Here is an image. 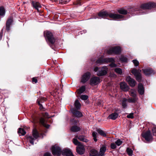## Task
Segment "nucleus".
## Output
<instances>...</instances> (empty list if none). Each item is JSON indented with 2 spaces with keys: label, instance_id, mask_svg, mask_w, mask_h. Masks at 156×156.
<instances>
[{
  "label": "nucleus",
  "instance_id": "nucleus-31",
  "mask_svg": "<svg viewBox=\"0 0 156 156\" xmlns=\"http://www.w3.org/2000/svg\"><path fill=\"white\" fill-rule=\"evenodd\" d=\"M18 133L20 135H24L26 133L24 130L21 128H19L18 131Z\"/></svg>",
  "mask_w": 156,
  "mask_h": 156
},
{
  "label": "nucleus",
  "instance_id": "nucleus-34",
  "mask_svg": "<svg viewBox=\"0 0 156 156\" xmlns=\"http://www.w3.org/2000/svg\"><path fill=\"white\" fill-rule=\"evenodd\" d=\"M115 72L119 75H122L123 74L122 71V69L120 68H116L115 69Z\"/></svg>",
  "mask_w": 156,
  "mask_h": 156
},
{
  "label": "nucleus",
  "instance_id": "nucleus-14",
  "mask_svg": "<svg viewBox=\"0 0 156 156\" xmlns=\"http://www.w3.org/2000/svg\"><path fill=\"white\" fill-rule=\"evenodd\" d=\"M143 136L147 141H150L152 140V136L150 131H148L143 134Z\"/></svg>",
  "mask_w": 156,
  "mask_h": 156
},
{
  "label": "nucleus",
  "instance_id": "nucleus-39",
  "mask_svg": "<svg viewBox=\"0 0 156 156\" xmlns=\"http://www.w3.org/2000/svg\"><path fill=\"white\" fill-rule=\"evenodd\" d=\"M127 100L126 99H124L122 102V105L124 108H125L126 107L127 104L126 103Z\"/></svg>",
  "mask_w": 156,
  "mask_h": 156
},
{
  "label": "nucleus",
  "instance_id": "nucleus-49",
  "mask_svg": "<svg viewBox=\"0 0 156 156\" xmlns=\"http://www.w3.org/2000/svg\"><path fill=\"white\" fill-rule=\"evenodd\" d=\"M32 81L35 82V83L37 82V79L35 78H33L32 79Z\"/></svg>",
  "mask_w": 156,
  "mask_h": 156
},
{
  "label": "nucleus",
  "instance_id": "nucleus-5",
  "mask_svg": "<svg viewBox=\"0 0 156 156\" xmlns=\"http://www.w3.org/2000/svg\"><path fill=\"white\" fill-rule=\"evenodd\" d=\"M33 137L32 136H28L27 137V141L32 145H33L34 140L39 137V133L36 129H34L33 131Z\"/></svg>",
  "mask_w": 156,
  "mask_h": 156
},
{
  "label": "nucleus",
  "instance_id": "nucleus-9",
  "mask_svg": "<svg viewBox=\"0 0 156 156\" xmlns=\"http://www.w3.org/2000/svg\"><path fill=\"white\" fill-rule=\"evenodd\" d=\"M156 7V4L154 3H146L140 6L141 8L144 9H151Z\"/></svg>",
  "mask_w": 156,
  "mask_h": 156
},
{
  "label": "nucleus",
  "instance_id": "nucleus-22",
  "mask_svg": "<svg viewBox=\"0 0 156 156\" xmlns=\"http://www.w3.org/2000/svg\"><path fill=\"white\" fill-rule=\"evenodd\" d=\"M138 91L139 94L141 95H142L144 93V87L141 83H139L138 86Z\"/></svg>",
  "mask_w": 156,
  "mask_h": 156
},
{
  "label": "nucleus",
  "instance_id": "nucleus-4",
  "mask_svg": "<svg viewBox=\"0 0 156 156\" xmlns=\"http://www.w3.org/2000/svg\"><path fill=\"white\" fill-rule=\"evenodd\" d=\"M94 71L97 72V74L98 76H101L106 75L108 71V69L106 66H103L101 68L95 67Z\"/></svg>",
  "mask_w": 156,
  "mask_h": 156
},
{
  "label": "nucleus",
  "instance_id": "nucleus-6",
  "mask_svg": "<svg viewBox=\"0 0 156 156\" xmlns=\"http://www.w3.org/2000/svg\"><path fill=\"white\" fill-rule=\"evenodd\" d=\"M129 94L132 98H130L128 99V101L129 102H135L137 100L136 94V90H131L129 91Z\"/></svg>",
  "mask_w": 156,
  "mask_h": 156
},
{
  "label": "nucleus",
  "instance_id": "nucleus-41",
  "mask_svg": "<svg viewBox=\"0 0 156 156\" xmlns=\"http://www.w3.org/2000/svg\"><path fill=\"white\" fill-rule=\"evenodd\" d=\"M46 99L44 97H42L40 99L37 100L38 102H40V103H42L45 101H46Z\"/></svg>",
  "mask_w": 156,
  "mask_h": 156
},
{
  "label": "nucleus",
  "instance_id": "nucleus-18",
  "mask_svg": "<svg viewBox=\"0 0 156 156\" xmlns=\"http://www.w3.org/2000/svg\"><path fill=\"white\" fill-rule=\"evenodd\" d=\"M71 112L73 115L76 117H81L83 116V114L81 112L78 111L74 108L71 109Z\"/></svg>",
  "mask_w": 156,
  "mask_h": 156
},
{
  "label": "nucleus",
  "instance_id": "nucleus-42",
  "mask_svg": "<svg viewBox=\"0 0 156 156\" xmlns=\"http://www.w3.org/2000/svg\"><path fill=\"white\" fill-rule=\"evenodd\" d=\"M122 141H121L120 140L118 139L116 141H115V143L116 144L118 145V146H119L122 143Z\"/></svg>",
  "mask_w": 156,
  "mask_h": 156
},
{
  "label": "nucleus",
  "instance_id": "nucleus-10",
  "mask_svg": "<svg viewBox=\"0 0 156 156\" xmlns=\"http://www.w3.org/2000/svg\"><path fill=\"white\" fill-rule=\"evenodd\" d=\"M52 153L54 155H60L62 153L61 148L58 146L55 145L52 148Z\"/></svg>",
  "mask_w": 156,
  "mask_h": 156
},
{
  "label": "nucleus",
  "instance_id": "nucleus-2",
  "mask_svg": "<svg viewBox=\"0 0 156 156\" xmlns=\"http://www.w3.org/2000/svg\"><path fill=\"white\" fill-rule=\"evenodd\" d=\"M73 143L76 145H78L76 148V151L77 152L80 154H84L85 149L84 146L77 139L74 138L73 140Z\"/></svg>",
  "mask_w": 156,
  "mask_h": 156
},
{
  "label": "nucleus",
  "instance_id": "nucleus-3",
  "mask_svg": "<svg viewBox=\"0 0 156 156\" xmlns=\"http://www.w3.org/2000/svg\"><path fill=\"white\" fill-rule=\"evenodd\" d=\"M114 59L112 58H106L104 59L101 58H99L97 60L96 62L97 63H104L111 62L112 63L109 64V66L112 67H115L117 66V65L115 63Z\"/></svg>",
  "mask_w": 156,
  "mask_h": 156
},
{
  "label": "nucleus",
  "instance_id": "nucleus-50",
  "mask_svg": "<svg viewBox=\"0 0 156 156\" xmlns=\"http://www.w3.org/2000/svg\"><path fill=\"white\" fill-rule=\"evenodd\" d=\"M38 105H39L40 106V109H42L43 108V106H42V105L41 104V103L39 102H38Z\"/></svg>",
  "mask_w": 156,
  "mask_h": 156
},
{
  "label": "nucleus",
  "instance_id": "nucleus-52",
  "mask_svg": "<svg viewBox=\"0 0 156 156\" xmlns=\"http://www.w3.org/2000/svg\"><path fill=\"white\" fill-rule=\"evenodd\" d=\"M70 0H67V2H69Z\"/></svg>",
  "mask_w": 156,
  "mask_h": 156
},
{
  "label": "nucleus",
  "instance_id": "nucleus-19",
  "mask_svg": "<svg viewBox=\"0 0 156 156\" xmlns=\"http://www.w3.org/2000/svg\"><path fill=\"white\" fill-rule=\"evenodd\" d=\"M126 80L131 87H134L136 83V81L129 76L127 77Z\"/></svg>",
  "mask_w": 156,
  "mask_h": 156
},
{
  "label": "nucleus",
  "instance_id": "nucleus-43",
  "mask_svg": "<svg viewBox=\"0 0 156 156\" xmlns=\"http://www.w3.org/2000/svg\"><path fill=\"white\" fill-rule=\"evenodd\" d=\"M132 62H133L135 66H138L139 62L137 60H133L132 61Z\"/></svg>",
  "mask_w": 156,
  "mask_h": 156
},
{
  "label": "nucleus",
  "instance_id": "nucleus-20",
  "mask_svg": "<svg viewBox=\"0 0 156 156\" xmlns=\"http://www.w3.org/2000/svg\"><path fill=\"white\" fill-rule=\"evenodd\" d=\"M62 154L66 156H73L71 151L69 149H65L62 151Z\"/></svg>",
  "mask_w": 156,
  "mask_h": 156
},
{
  "label": "nucleus",
  "instance_id": "nucleus-37",
  "mask_svg": "<svg viewBox=\"0 0 156 156\" xmlns=\"http://www.w3.org/2000/svg\"><path fill=\"white\" fill-rule=\"evenodd\" d=\"M121 61L123 62H126L127 61V58L124 56H122L120 58Z\"/></svg>",
  "mask_w": 156,
  "mask_h": 156
},
{
  "label": "nucleus",
  "instance_id": "nucleus-24",
  "mask_svg": "<svg viewBox=\"0 0 156 156\" xmlns=\"http://www.w3.org/2000/svg\"><path fill=\"white\" fill-rule=\"evenodd\" d=\"M77 138L83 142H87L88 141V140L86 138L83 136L81 135L79 136H75V138L76 139Z\"/></svg>",
  "mask_w": 156,
  "mask_h": 156
},
{
  "label": "nucleus",
  "instance_id": "nucleus-32",
  "mask_svg": "<svg viewBox=\"0 0 156 156\" xmlns=\"http://www.w3.org/2000/svg\"><path fill=\"white\" fill-rule=\"evenodd\" d=\"M85 87L82 86L81 87L77 90L78 93L79 94H80L85 91Z\"/></svg>",
  "mask_w": 156,
  "mask_h": 156
},
{
  "label": "nucleus",
  "instance_id": "nucleus-36",
  "mask_svg": "<svg viewBox=\"0 0 156 156\" xmlns=\"http://www.w3.org/2000/svg\"><path fill=\"white\" fill-rule=\"evenodd\" d=\"M126 151L129 155L132 156V155L133 151L131 149L129 148H127L126 150Z\"/></svg>",
  "mask_w": 156,
  "mask_h": 156
},
{
  "label": "nucleus",
  "instance_id": "nucleus-12",
  "mask_svg": "<svg viewBox=\"0 0 156 156\" xmlns=\"http://www.w3.org/2000/svg\"><path fill=\"white\" fill-rule=\"evenodd\" d=\"M90 73L87 72L83 75L81 77V82L84 83L89 79L90 76Z\"/></svg>",
  "mask_w": 156,
  "mask_h": 156
},
{
  "label": "nucleus",
  "instance_id": "nucleus-53",
  "mask_svg": "<svg viewBox=\"0 0 156 156\" xmlns=\"http://www.w3.org/2000/svg\"><path fill=\"white\" fill-rule=\"evenodd\" d=\"M98 18V17H95V18H95V19H96V18Z\"/></svg>",
  "mask_w": 156,
  "mask_h": 156
},
{
  "label": "nucleus",
  "instance_id": "nucleus-44",
  "mask_svg": "<svg viewBox=\"0 0 156 156\" xmlns=\"http://www.w3.org/2000/svg\"><path fill=\"white\" fill-rule=\"evenodd\" d=\"M43 115L45 118H49L51 117L49 116L47 112H45L43 113Z\"/></svg>",
  "mask_w": 156,
  "mask_h": 156
},
{
  "label": "nucleus",
  "instance_id": "nucleus-27",
  "mask_svg": "<svg viewBox=\"0 0 156 156\" xmlns=\"http://www.w3.org/2000/svg\"><path fill=\"white\" fill-rule=\"evenodd\" d=\"M118 114L116 113H112L109 115L108 118L112 120H115L118 117Z\"/></svg>",
  "mask_w": 156,
  "mask_h": 156
},
{
  "label": "nucleus",
  "instance_id": "nucleus-21",
  "mask_svg": "<svg viewBox=\"0 0 156 156\" xmlns=\"http://www.w3.org/2000/svg\"><path fill=\"white\" fill-rule=\"evenodd\" d=\"M32 4L33 7L39 12V9L41 7L40 4L39 2H33Z\"/></svg>",
  "mask_w": 156,
  "mask_h": 156
},
{
  "label": "nucleus",
  "instance_id": "nucleus-30",
  "mask_svg": "<svg viewBox=\"0 0 156 156\" xmlns=\"http://www.w3.org/2000/svg\"><path fill=\"white\" fill-rule=\"evenodd\" d=\"M97 132L101 136L104 137L106 136V133L104 131L100 129H98L97 130Z\"/></svg>",
  "mask_w": 156,
  "mask_h": 156
},
{
  "label": "nucleus",
  "instance_id": "nucleus-13",
  "mask_svg": "<svg viewBox=\"0 0 156 156\" xmlns=\"http://www.w3.org/2000/svg\"><path fill=\"white\" fill-rule=\"evenodd\" d=\"M131 72L135 76L136 80L139 82H140L141 77L140 72L136 69H133L132 70Z\"/></svg>",
  "mask_w": 156,
  "mask_h": 156
},
{
  "label": "nucleus",
  "instance_id": "nucleus-55",
  "mask_svg": "<svg viewBox=\"0 0 156 156\" xmlns=\"http://www.w3.org/2000/svg\"><path fill=\"white\" fill-rule=\"evenodd\" d=\"M73 121H72V122H73Z\"/></svg>",
  "mask_w": 156,
  "mask_h": 156
},
{
  "label": "nucleus",
  "instance_id": "nucleus-17",
  "mask_svg": "<svg viewBox=\"0 0 156 156\" xmlns=\"http://www.w3.org/2000/svg\"><path fill=\"white\" fill-rule=\"evenodd\" d=\"M120 86L121 89L124 91H127L129 89V86L125 82L120 83Z\"/></svg>",
  "mask_w": 156,
  "mask_h": 156
},
{
  "label": "nucleus",
  "instance_id": "nucleus-25",
  "mask_svg": "<svg viewBox=\"0 0 156 156\" xmlns=\"http://www.w3.org/2000/svg\"><path fill=\"white\" fill-rule=\"evenodd\" d=\"M40 123L44 127L48 128L49 127V125H47L45 122V120L43 118H41L40 120Z\"/></svg>",
  "mask_w": 156,
  "mask_h": 156
},
{
  "label": "nucleus",
  "instance_id": "nucleus-33",
  "mask_svg": "<svg viewBox=\"0 0 156 156\" xmlns=\"http://www.w3.org/2000/svg\"><path fill=\"white\" fill-rule=\"evenodd\" d=\"M118 12L119 13L123 15H126L127 14V11L123 9H121L118 10Z\"/></svg>",
  "mask_w": 156,
  "mask_h": 156
},
{
  "label": "nucleus",
  "instance_id": "nucleus-48",
  "mask_svg": "<svg viewBox=\"0 0 156 156\" xmlns=\"http://www.w3.org/2000/svg\"><path fill=\"white\" fill-rule=\"evenodd\" d=\"M3 30H2L0 33V40L2 38V35H3Z\"/></svg>",
  "mask_w": 156,
  "mask_h": 156
},
{
  "label": "nucleus",
  "instance_id": "nucleus-16",
  "mask_svg": "<svg viewBox=\"0 0 156 156\" xmlns=\"http://www.w3.org/2000/svg\"><path fill=\"white\" fill-rule=\"evenodd\" d=\"M142 70L144 73L147 76L155 73V72L151 69L150 68L143 69Z\"/></svg>",
  "mask_w": 156,
  "mask_h": 156
},
{
  "label": "nucleus",
  "instance_id": "nucleus-35",
  "mask_svg": "<svg viewBox=\"0 0 156 156\" xmlns=\"http://www.w3.org/2000/svg\"><path fill=\"white\" fill-rule=\"evenodd\" d=\"M5 11L4 9L2 7H0V15L4 16L5 14Z\"/></svg>",
  "mask_w": 156,
  "mask_h": 156
},
{
  "label": "nucleus",
  "instance_id": "nucleus-26",
  "mask_svg": "<svg viewBox=\"0 0 156 156\" xmlns=\"http://www.w3.org/2000/svg\"><path fill=\"white\" fill-rule=\"evenodd\" d=\"M98 154L97 150L92 149L91 150L90 152V156H98Z\"/></svg>",
  "mask_w": 156,
  "mask_h": 156
},
{
  "label": "nucleus",
  "instance_id": "nucleus-40",
  "mask_svg": "<svg viewBox=\"0 0 156 156\" xmlns=\"http://www.w3.org/2000/svg\"><path fill=\"white\" fill-rule=\"evenodd\" d=\"M97 133L95 132H94L92 133V135L93 137L94 140L95 142H96L97 141Z\"/></svg>",
  "mask_w": 156,
  "mask_h": 156
},
{
  "label": "nucleus",
  "instance_id": "nucleus-45",
  "mask_svg": "<svg viewBox=\"0 0 156 156\" xmlns=\"http://www.w3.org/2000/svg\"><path fill=\"white\" fill-rule=\"evenodd\" d=\"M111 148L112 149H115L116 148V144L114 143H112L111 144Z\"/></svg>",
  "mask_w": 156,
  "mask_h": 156
},
{
  "label": "nucleus",
  "instance_id": "nucleus-38",
  "mask_svg": "<svg viewBox=\"0 0 156 156\" xmlns=\"http://www.w3.org/2000/svg\"><path fill=\"white\" fill-rule=\"evenodd\" d=\"M88 98V96L85 95H82L80 96V98L83 100H87Z\"/></svg>",
  "mask_w": 156,
  "mask_h": 156
},
{
  "label": "nucleus",
  "instance_id": "nucleus-47",
  "mask_svg": "<svg viewBox=\"0 0 156 156\" xmlns=\"http://www.w3.org/2000/svg\"><path fill=\"white\" fill-rule=\"evenodd\" d=\"M152 132L154 136H156V127H154L152 129Z\"/></svg>",
  "mask_w": 156,
  "mask_h": 156
},
{
  "label": "nucleus",
  "instance_id": "nucleus-11",
  "mask_svg": "<svg viewBox=\"0 0 156 156\" xmlns=\"http://www.w3.org/2000/svg\"><path fill=\"white\" fill-rule=\"evenodd\" d=\"M100 82V78L96 76L92 77L90 80V84L92 86L97 85Z\"/></svg>",
  "mask_w": 156,
  "mask_h": 156
},
{
  "label": "nucleus",
  "instance_id": "nucleus-28",
  "mask_svg": "<svg viewBox=\"0 0 156 156\" xmlns=\"http://www.w3.org/2000/svg\"><path fill=\"white\" fill-rule=\"evenodd\" d=\"M70 129L72 132H76L79 131L80 130V128L77 126H74L71 127Z\"/></svg>",
  "mask_w": 156,
  "mask_h": 156
},
{
  "label": "nucleus",
  "instance_id": "nucleus-46",
  "mask_svg": "<svg viewBox=\"0 0 156 156\" xmlns=\"http://www.w3.org/2000/svg\"><path fill=\"white\" fill-rule=\"evenodd\" d=\"M133 114V113H131L127 115V117L129 118H133L134 117Z\"/></svg>",
  "mask_w": 156,
  "mask_h": 156
},
{
  "label": "nucleus",
  "instance_id": "nucleus-15",
  "mask_svg": "<svg viewBox=\"0 0 156 156\" xmlns=\"http://www.w3.org/2000/svg\"><path fill=\"white\" fill-rule=\"evenodd\" d=\"M13 22V18L10 17L7 20L6 24V29L7 31H9L10 30V26Z\"/></svg>",
  "mask_w": 156,
  "mask_h": 156
},
{
  "label": "nucleus",
  "instance_id": "nucleus-7",
  "mask_svg": "<svg viewBox=\"0 0 156 156\" xmlns=\"http://www.w3.org/2000/svg\"><path fill=\"white\" fill-rule=\"evenodd\" d=\"M44 36L46 39L51 44H53L55 42V39L52 34L49 31H46L44 33Z\"/></svg>",
  "mask_w": 156,
  "mask_h": 156
},
{
  "label": "nucleus",
  "instance_id": "nucleus-51",
  "mask_svg": "<svg viewBox=\"0 0 156 156\" xmlns=\"http://www.w3.org/2000/svg\"><path fill=\"white\" fill-rule=\"evenodd\" d=\"M44 156H51V154L50 153H46L44 154Z\"/></svg>",
  "mask_w": 156,
  "mask_h": 156
},
{
  "label": "nucleus",
  "instance_id": "nucleus-23",
  "mask_svg": "<svg viewBox=\"0 0 156 156\" xmlns=\"http://www.w3.org/2000/svg\"><path fill=\"white\" fill-rule=\"evenodd\" d=\"M106 150V146L104 145H103L102 147L100 149V152L98 154V156H103Z\"/></svg>",
  "mask_w": 156,
  "mask_h": 156
},
{
  "label": "nucleus",
  "instance_id": "nucleus-29",
  "mask_svg": "<svg viewBox=\"0 0 156 156\" xmlns=\"http://www.w3.org/2000/svg\"><path fill=\"white\" fill-rule=\"evenodd\" d=\"M75 106L76 108L78 110L81 107V104L78 100H76L75 101L74 103Z\"/></svg>",
  "mask_w": 156,
  "mask_h": 156
},
{
  "label": "nucleus",
  "instance_id": "nucleus-54",
  "mask_svg": "<svg viewBox=\"0 0 156 156\" xmlns=\"http://www.w3.org/2000/svg\"><path fill=\"white\" fill-rule=\"evenodd\" d=\"M77 121H76V122H75V123H77Z\"/></svg>",
  "mask_w": 156,
  "mask_h": 156
},
{
  "label": "nucleus",
  "instance_id": "nucleus-8",
  "mask_svg": "<svg viewBox=\"0 0 156 156\" xmlns=\"http://www.w3.org/2000/svg\"><path fill=\"white\" fill-rule=\"evenodd\" d=\"M121 52V48L119 47H115L110 48L107 51V53L109 55L113 54H118Z\"/></svg>",
  "mask_w": 156,
  "mask_h": 156
},
{
  "label": "nucleus",
  "instance_id": "nucleus-1",
  "mask_svg": "<svg viewBox=\"0 0 156 156\" xmlns=\"http://www.w3.org/2000/svg\"><path fill=\"white\" fill-rule=\"evenodd\" d=\"M98 16L101 18H107L108 17L114 19H118L123 18L122 15L115 14L110 13H108L107 12H101L98 14Z\"/></svg>",
  "mask_w": 156,
  "mask_h": 156
}]
</instances>
